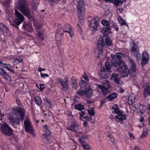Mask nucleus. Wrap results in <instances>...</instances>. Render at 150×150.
I'll list each match as a JSON object with an SVG mask.
<instances>
[{
    "label": "nucleus",
    "mask_w": 150,
    "mask_h": 150,
    "mask_svg": "<svg viewBox=\"0 0 150 150\" xmlns=\"http://www.w3.org/2000/svg\"><path fill=\"white\" fill-rule=\"evenodd\" d=\"M121 54L122 55V54L121 52L116 53L115 55L112 54H111V57L112 58V62H107L106 64V69H103L102 70V72H104V75H102L100 76V78H101L105 79L108 77V76L106 74L105 72L109 71L112 67L117 68L120 66H122L123 65L125 64V63L122 60L121 56L120 55Z\"/></svg>",
    "instance_id": "1"
},
{
    "label": "nucleus",
    "mask_w": 150,
    "mask_h": 150,
    "mask_svg": "<svg viewBox=\"0 0 150 150\" xmlns=\"http://www.w3.org/2000/svg\"><path fill=\"white\" fill-rule=\"evenodd\" d=\"M12 113L8 114V118L14 125L19 124V108L17 106L14 107Z\"/></svg>",
    "instance_id": "2"
},
{
    "label": "nucleus",
    "mask_w": 150,
    "mask_h": 150,
    "mask_svg": "<svg viewBox=\"0 0 150 150\" xmlns=\"http://www.w3.org/2000/svg\"><path fill=\"white\" fill-rule=\"evenodd\" d=\"M27 2L25 0H19V10L25 16L30 18L31 14L27 6Z\"/></svg>",
    "instance_id": "3"
},
{
    "label": "nucleus",
    "mask_w": 150,
    "mask_h": 150,
    "mask_svg": "<svg viewBox=\"0 0 150 150\" xmlns=\"http://www.w3.org/2000/svg\"><path fill=\"white\" fill-rule=\"evenodd\" d=\"M85 5L84 2L82 0H79L77 2V9L78 18L81 19L84 16Z\"/></svg>",
    "instance_id": "4"
},
{
    "label": "nucleus",
    "mask_w": 150,
    "mask_h": 150,
    "mask_svg": "<svg viewBox=\"0 0 150 150\" xmlns=\"http://www.w3.org/2000/svg\"><path fill=\"white\" fill-rule=\"evenodd\" d=\"M128 60L129 61L130 68L129 74L130 78H132L136 76V64L130 57H128Z\"/></svg>",
    "instance_id": "5"
},
{
    "label": "nucleus",
    "mask_w": 150,
    "mask_h": 150,
    "mask_svg": "<svg viewBox=\"0 0 150 150\" xmlns=\"http://www.w3.org/2000/svg\"><path fill=\"white\" fill-rule=\"evenodd\" d=\"M24 128L25 132L35 137V134L33 131V128L28 119H27L24 121Z\"/></svg>",
    "instance_id": "6"
},
{
    "label": "nucleus",
    "mask_w": 150,
    "mask_h": 150,
    "mask_svg": "<svg viewBox=\"0 0 150 150\" xmlns=\"http://www.w3.org/2000/svg\"><path fill=\"white\" fill-rule=\"evenodd\" d=\"M1 129L2 133L6 136H11L13 132L11 128L6 123L1 124Z\"/></svg>",
    "instance_id": "7"
},
{
    "label": "nucleus",
    "mask_w": 150,
    "mask_h": 150,
    "mask_svg": "<svg viewBox=\"0 0 150 150\" xmlns=\"http://www.w3.org/2000/svg\"><path fill=\"white\" fill-rule=\"evenodd\" d=\"M116 69L119 71L122 77H127L129 74V70L125 64L120 66Z\"/></svg>",
    "instance_id": "8"
},
{
    "label": "nucleus",
    "mask_w": 150,
    "mask_h": 150,
    "mask_svg": "<svg viewBox=\"0 0 150 150\" xmlns=\"http://www.w3.org/2000/svg\"><path fill=\"white\" fill-rule=\"evenodd\" d=\"M80 128V126L74 119H73L69 126L66 128L67 129L73 132H77Z\"/></svg>",
    "instance_id": "9"
},
{
    "label": "nucleus",
    "mask_w": 150,
    "mask_h": 150,
    "mask_svg": "<svg viewBox=\"0 0 150 150\" xmlns=\"http://www.w3.org/2000/svg\"><path fill=\"white\" fill-rule=\"evenodd\" d=\"M14 9L15 11V14L17 18H15L13 21L12 25L14 27L18 28L19 26V12L17 10H19V0L17 1L16 8H14Z\"/></svg>",
    "instance_id": "10"
},
{
    "label": "nucleus",
    "mask_w": 150,
    "mask_h": 150,
    "mask_svg": "<svg viewBox=\"0 0 150 150\" xmlns=\"http://www.w3.org/2000/svg\"><path fill=\"white\" fill-rule=\"evenodd\" d=\"M49 126L47 125H45L43 126V128L45 129L44 130L45 133L42 134V137L43 139H46L47 141H49L48 136H50L52 133L48 129Z\"/></svg>",
    "instance_id": "11"
},
{
    "label": "nucleus",
    "mask_w": 150,
    "mask_h": 150,
    "mask_svg": "<svg viewBox=\"0 0 150 150\" xmlns=\"http://www.w3.org/2000/svg\"><path fill=\"white\" fill-rule=\"evenodd\" d=\"M124 112L121 110V112H119L114 117V119H116L117 121L120 122L123 121L127 119V115L126 114H123Z\"/></svg>",
    "instance_id": "12"
},
{
    "label": "nucleus",
    "mask_w": 150,
    "mask_h": 150,
    "mask_svg": "<svg viewBox=\"0 0 150 150\" xmlns=\"http://www.w3.org/2000/svg\"><path fill=\"white\" fill-rule=\"evenodd\" d=\"M99 21L98 17L96 16L94 17L91 20L90 25L91 27L93 28H97L99 27Z\"/></svg>",
    "instance_id": "13"
},
{
    "label": "nucleus",
    "mask_w": 150,
    "mask_h": 150,
    "mask_svg": "<svg viewBox=\"0 0 150 150\" xmlns=\"http://www.w3.org/2000/svg\"><path fill=\"white\" fill-rule=\"evenodd\" d=\"M130 51L131 52L133 53L134 56L138 61L140 60L141 57L138 50L133 47L132 48Z\"/></svg>",
    "instance_id": "14"
},
{
    "label": "nucleus",
    "mask_w": 150,
    "mask_h": 150,
    "mask_svg": "<svg viewBox=\"0 0 150 150\" xmlns=\"http://www.w3.org/2000/svg\"><path fill=\"white\" fill-rule=\"evenodd\" d=\"M111 79L114 81V82L117 84L121 85L122 84L120 83V80L119 78V75L115 73H113L110 77Z\"/></svg>",
    "instance_id": "15"
},
{
    "label": "nucleus",
    "mask_w": 150,
    "mask_h": 150,
    "mask_svg": "<svg viewBox=\"0 0 150 150\" xmlns=\"http://www.w3.org/2000/svg\"><path fill=\"white\" fill-rule=\"evenodd\" d=\"M26 113V110L24 108L19 107V121H23Z\"/></svg>",
    "instance_id": "16"
},
{
    "label": "nucleus",
    "mask_w": 150,
    "mask_h": 150,
    "mask_svg": "<svg viewBox=\"0 0 150 150\" xmlns=\"http://www.w3.org/2000/svg\"><path fill=\"white\" fill-rule=\"evenodd\" d=\"M64 31V29H57V32L56 34V38H58L61 40L63 36Z\"/></svg>",
    "instance_id": "17"
},
{
    "label": "nucleus",
    "mask_w": 150,
    "mask_h": 150,
    "mask_svg": "<svg viewBox=\"0 0 150 150\" xmlns=\"http://www.w3.org/2000/svg\"><path fill=\"white\" fill-rule=\"evenodd\" d=\"M105 43L104 41V38L103 36L102 37H99L97 41V46L104 47L105 46Z\"/></svg>",
    "instance_id": "18"
},
{
    "label": "nucleus",
    "mask_w": 150,
    "mask_h": 150,
    "mask_svg": "<svg viewBox=\"0 0 150 150\" xmlns=\"http://www.w3.org/2000/svg\"><path fill=\"white\" fill-rule=\"evenodd\" d=\"M104 38V41L105 43V45L110 46L112 45V41L109 36H105Z\"/></svg>",
    "instance_id": "19"
},
{
    "label": "nucleus",
    "mask_w": 150,
    "mask_h": 150,
    "mask_svg": "<svg viewBox=\"0 0 150 150\" xmlns=\"http://www.w3.org/2000/svg\"><path fill=\"white\" fill-rule=\"evenodd\" d=\"M71 80L72 87L75 89H76L78 85V83H76V78L75 76H73L71 78Z\"/></svg>",
    "instance_id": "20"
},
{
    "label": "nucleus",
    "mask_w": 150,
    "mask_h": 150,
    "mask_svg": "<svg viewBox=\"0 0 150 150\" xmlns=\"http://www.w3.org/2000/svg\"><path fill=\"white\" fill-rule=\"evenodd\" d=\"M11 0H4V1H2L1 3L5 8L8 10L10 7Z\"/></svg>",
    "instance_id": "21"
},
{
    "label": "nucleus",
    "mask_w": 150,
    "mask_h": 150,
    "mask_svg": "<svg viewBox=\"0 0 150 150\" xmlns=\"http://www.w3.org/2000/svg\"><path fill=\"white\" fill-rule=\"evenodd\" d=\"M98 87L101 89V91L103 95H106L108 92V89L106 87L104 86L98 84Z\"/></svg>",
    "instance_id": "22"
},
{
    "label": "nucleus",
    "mask_w": 150,
    "mask_h": 150,
    "mask_svg": "<svg viewBox=\"0 0 150 150\" xmlns=\"http://www.w3.org/2000/svg\"><path fill=\"white\" fill-rule=\"evenodd\" d=\"M43 100L44 102V104L45 106L50 108H52V103H51L47 98H44Z\"/></svg>",
    "instance_id": "23"
},
{
    "label": "nucleus",
    "mask_w": 150,
    "mask_h": 150,
    "mask_svg": "<svg viewBox=\"0 0 150 150\" xmlns=\"http://www.w3.org/2000/svg\"><path fill=\"white\" fill-rule=\"evenodd\" d=\"M147 109V107L145 105L141 104L139 106V111L138 112V113H141L142 114L146 111Z\"/></svg>",
    "instance_id": "24"
},
{
    "label": "nucleus",
    "mask_w": 150,
    "mask_h": 150,
    "mask_svg": "<svg viewBox=\"0 0 150 150\" xmlns=\"http://www.w3.org/2000/svg\"><path fill=\"white\" fill-rule=\"evenodd\" d=\"M135 101V97L134 96H132L129 95L127 99V103L129 105H132Z\"/></svg>",
    "instance_id": "25"
},
{
    "label": "nucleus",
    "mask_w": 150,
    "mask_h": 150,
    "mask_svg": "<svg viewBox=\"0 0 150 150\" xmlns=\"http://www.w3.org/2000/svg\"><path fill=\"white\" fill-rule=\"evenodd\" d=\"M35 101L36 104L39 106L41 105L42 103L41 98L38 96H36L35 97Z\"/></svg>",
    "instance_id": "26"
},
{
    "label": "nucleus",
    "mask_w": 150,
    "mask_h": 150,
    "mask_svg": "<svg viewBox=\"0 0 150 150\" xmlns=\"http://www.w3.org/2000/svg\"><path fill=\"white\" fill-rule=\"evenodd\" d=\"M87 94H86V97L88 98H90L93 95V91L89 87L87 88L86 89Z\"/></svg>",
    "instance_id": "27"
},
{
    "label": "nucleus",
    "mask_w": 150,
    "mask_h": 150,
    "mask_svg": "<svg viewBox=\"0 0 150 150\" xmlns=\"http://www.w3.org/2000/svg\"><path fill=\"white\" fill-rule=\"evenodd\" d=\"M84 106L81 103L76 105L74 106V109L78 110L81 111L84 110Z\"/></svg>",
    "instance_id": "28"
},
{
    "label": "nucleus",
    "mask_w": 150,
    "mask_h": 150,
    "mask_svg": "<svg viewBox=\"0 0 150 150\" xmlns=\"http://www.w3.org/2000/svg\"><path fill=\"white\" fill-rule=\"evenodd\" d=\"M117 96L116 93H112L108 96L106 98L109 100L110 101H112L115 98L117 97Z\"/></svg>",
    "instance_id": "29"
},
{
    "label": "nucleus",
    "mask_w": 150,
    "mask_h": 150,
    "mask_svg": "<svg viewBox=\"0 0 150 150\" xmlns=\"http://www.w3.org/2000/svg\"><path fill=\"white\" fill-rule=\"evenodd\" d=\"M25 32H23V33L25 34L28 36L30 37H32V35L30 34V33L33 32V29H25Z\"/></svg>",
    "instance_id": "30"
},
{
    "label": "nucleus",
    "mask_w": 150,
    "mask_h": 150,
    "mask_svg": "<svg viewBox=\"0 0 150 150\" xmlns=\"http://www.w3.org/2000/svg\"><path fill=\"white\" fill-rule=\"evenodd\" d=\"M102 31H103L104 30L103 33V37L105 36H108V35L110 33H112L111 31V29H102Z\"/></svg>",
    "instance_id": "31"
},
{
    "label": "nucleus",
    "mask_w": 150,
    "mask_h": 150,
    "mask_svg": "<svg viewBox=\"0 0 150 150\" xmlns=\"http://www.w3.org/2000/svg\"><path fill=\"white\" fill-rule=\"evenodd\" d=\"M1 76H3L4 78L7 80L8 81H11V76L6 71H4L2 75Z\"/></svg>",
    "instance_id": "32"
},
{
    "label": "nucleus",
    "mask_w": 150,
    "mask_h": 150,
    "mask_svg": "<svg viewBox=\"0 0 150 150\" xmlns=\"http://www.w3.org/2000/svg\"><path fill=\"white\" fill-rule=\"evenodd\" d=\"M112 109L113 110L114 112L117 114L119 112H121V110H119L118 107L116 104H114L113 106Z\"/></svg>",
    "instance_id": "33"
},
{
    "label": "nucleus",
    "mask_w": 150,
    "mask_h": 150,
    "mask_svg": "<svg viewBox=\"0 0 150 150\" xmlns=\"http://www.w3.org/2000/svg\"><path fill=\"white\" fill-rule=\"evenodd\" d=\"M18 95H19V91L17 90L15 92L14 95V97L16 98V103L17 104L18 106H19V99H18Z\"/></svg>",
    "instance_id": "34"
},
{
    "label": "nucleus",
    "mask_w": 150,
    "mask_h": 150,
    "mask_svg": "<svg viewBox=\"0 0 150 150\" xmlns=\"http://www.w3.org/2000/svg\"><path fill=\"white\" fill-rule=\"evenodd\" d=\"M149 61V58H142L141 60V64L142 67L146 64Z\"/></svg>",
    "instance_id": "35"
},
{
    "label": "nucleus",
    "mask_w": 150,
    "mask_h": 150,
    "mask_svg": "<svg viewBox=\"0 0 150 150\" xmlns=\"http://www.w3.org/2000/svg\"><path fill=\"white\" fill-rule=\"evenodd\" d=\"M86 89L85 90H82L81 89H80L78 91V93L77 94L78 95H81V96H83L84 95H86L87 94V92H86V89L87 88H85Z\"/></svg>",
    "instance_id": "36"
},
{
    "label": "nucleus",
    "mask_w": 150,
    "mask_h": 150,
    "mask_svg": "<svg viewBox=\"0 0 150 150\" xmlns=\"http://www.w3.org/2000/svg\"><path fill=\"white\" fill-rule=\"evenodd\" d=\"M68 81V80L66 79L65 82V83L64 84V86H63L62 88V89L64 91H66L68 89L69 85Z\"/></svg>",
    "instance_id": "37"
},
{
    "label": "nucleus",
    "mask_w": 150,
    "mask_h": 150,
    "mask_svg": "<svg viewBox=\"0 0 150 150\" xmlns=\"http://www.w3.org/2000/svg\"><path fill=\"white\" fill-rule=\"evenodd\" d=\"M101 23L103 25L106 26L103 27L102 28H110L109 27H107L109 25V24L108 21L107 20L104 19L102 20Z\"/></svg>",
    "instance_id": "38"
},
{
    "label": "nucleus",
    "mask_w": 150,
    "mask_h": 150,
    "mask_svg": "<svg viewBox=\"0 0 150 150\" xmlns=\"http://www.w3.org/2000/svg\"><path fill=\"white\" fill-rule=\"evenodd\" d=\"M43 34L42 32L38 31L37 35L38 39L41 40L42 41H43L44 39V37L42 36Z\"/></svg>",
    "instance_id": "39"
},
{
    "label": "nucleus",
    "mask_w": 150,
    "mask_h": 150,
    "mask_svg": "<svg viewBox=\"0 0 150 150\" xmlns=\"http://www.w3.org/2000/svg\"><path fill=\"white\" fill-rule=\"evenodd\" d=\"M93 108H94L92 107L89 110H88V113L90 115L91 117L94 116L95 114V111L93 109Z\"/></svg>",
    "instance_id": "40"
},
{
    "label": "nucleus",
    "mask_w": 150,
    "mask_h": 150,
    "mask_svg": "<svg viewBox=\"0 0 150 150\" xmlns=\"http://www.w3.org/2000/svg\"><path fill=\"white\" fill-rule=\"evenodd\" d=\"M114 4L116 6L119 5V4H122L124 1V0H114Z\"/></svg>",
    "instance_id": "41"
},
{
    "label": "nucleus",
    "mask_w": 150,
    "mask_h": 150,
    "mask_svg": "<svg viewBox=\"0 0 150 150\" xmlns=\"http://www.w3.org/2000/svg\"><path fill=\"white\" fill-rule=\"evenodd\" d=\"M144 91L150 97V86H147L144 88Z\"/></svg>",
    "instance_id": "42"
},
{
    "label": "nucleus",
    "mask_w": 150,
    "mask_h": 150,
    "mask_svg": "<svg viewBox=\"0 0 150 150\" xmlns=\"http://www.w3.org/2000/svg\"><path fill=\"white\" fill-rule=\"evenodd\" d=\"M68 30H65V32H66L69 33L71 37H72L74 36V31L72 30V29H68Z\"/></svg>",
    "instance_id": "43"
},
{
    "label": "nucleus",
    "mask_w": 150,
    "mask_h": 150,
    "mask_svg": "<svg viewBox=\"0 0 150 150\" xmlns=\"http://www.w3.org/2000/svg\"><path fill=\"white\" fill-rule=\"evenodd\" d=\"M103 47H99L97 46V49L98 50V53L99 54H101L103 53Z\"/></svg>",
    "instance_id": "44"
},
{
    "label": "nucleus",
    "mask_w": 150,
    "mask_h": 150,
    "mask_svg": "<svg viewBox=\"0 0 150 150\" xmlns=\"http://www.w3.org/2000/svg\"><path fill=\"white\" fill-rule=\"evenodd\" d=\"M82 146L84 150H89L90 149V146L86 143L85 144H82Z\"/></svg>",
    "instance_id": "45"
},
{
    "label": "nucleus",
    "mask_w": 150,
    "mask_h": 150,
    "mask_svg": "<svg viewBox=\"0 0 150 150\" xmlns=\"http://www.w3.org/2000/svg\"><path fill=\"white\" fill-rule=\"evenodd\" d=\"M148 133L147 131L143 132L142 135L140 137L141 139H143L147 137Z\"/></svg>",
    "instance_id": "46"
},
{
    "label": "nucleus",
    "mask_w": 150,
    "mask_h": 150,
    "mask_svg": "<svg viewBox=\"0 0 150 150\" xmlns=\"http://www.w3.org/2000/svg\"><path fill=\"white\" fill-rule=\"evenodd\" d=\"M142 58H149V56L146 51L144 50L143 51L142 54Z\"/></svg>",
    "instance_id": "47"
},
{
    "label": "nucleus",
    "mask_w": 150,
    "mask_h": 150,
    "mask_svg": "<svg viewBox=\"0 0 150 150\" xmlns=\"http://www.w3.org/2000/svg\"><path fill=\"white\" fill-rule=\"evenodd\" d=\"M119 22L121 25H125L127 26V27L128 28V25L125 22V21L122 18H121V19L119 20Z\"/></svg>",
    "instance_id": "48"
},
{
    "label": "nucleus",
    "mask_w": 150,
    "mask_h": 150,
    "mask_svg": "<svg viewBox=\"0 0 150 150\" xmlns=\"http://www.w3.org/2000/svg\"><path fill=\"white\" fill-rule=\"evenodd\" d=\"M88 82L86 80L81 83H79V85L81 87V88L84 86L85 88H86V86Z\"/></svg>",
    "instance_id": "49"
},
{
    "label": "nucleus",
    "mask_w": 150,
    "mask_h": 150,
    "mask_svg": "<svg viewBox=\"0 0 150 150\" xmlns=\"http://www.w3.org/2000/svg\"><path fill=\"white\" fill-rule=\"evenodd\" d=\"M24 17L21 13H19V24L24 21Z\"/></svg>",
    "instance_id": "50"
},
{
    "label": "nucleus",
    "mask_w": 150,
    "mask_h": 150,
    "mask_svg": "<svg viewBox=\"0 0 150 150\" xmlns=\"http://www.w3.org/2000/svg\"><path fill=\"white\" fill-rule=\"evenodd\" d=\"M57 80L58 82L60 83L62 86H64V84L65 83V80L64 81L62 79L60 78H58L57 79Z\"/></svg>",
    "instance_id": "51"
},
{
    "label": "nucleus",
    "mask_w": 150,
    "mask_h": 150,
    "mask_svg": "<svg viewBox=\"0 0 150 150\" xmlns=\"http://www.w3.org/2000/svg\"><path fill=\"white\" fill-rule=\"evenodd\" d=\"M0 65L1 67H3L4 68H6V66H9V64L6 63H3L2 61L0 60Z\"/></svg>",
    "instance_id": "52"
},
{
    "label": "nucleus",
    "mask_w": 150,
    "mask_h": 150,
    "mask_svg": "<svg viewBox=\"0 0 150 150\" xmlns=\"http://www.w3.org/2000/svg\"><path fill=\"white\" fill-rule=\"evenodd\" d=\"M79 119L80 120L83 121V120H81L80 119L81 117H83V115H85V112L83 111H81V112H79Z\"/></svg>",
    "instance_id": "53"
},
{
    "label": "nucleus",
    "mask_w": 150,
    "mask_h": 150,
    "mask_svg": "<svg viewBox=\"0 0 150 150\" xmlns=\"http://www.w3.org/2000/svg\"><path fill=\"white\" fill-rule=\"evenodd\" d=\"M57 47L58 49H59L60 48V46L61 45V40H59V39L58 38H57Z\"/></svg>",
    "instance_id": "54"
},
{
    "label": "nucleus",
    "mask_w": 150,
    "mask_h": 150,
    "mask_svg": "<svg viewBox=\"0 0 150 150\" xmlns=\"http://www.w3.org/2000/svg\"><path fill=\"white\" fill-rule=\"evenodd\" d=\"M8 70L11 71V72L13 73L14 72V71L13 69H12V67L9 64V66H6V68Z\"/></svg>",
    "instance_id": "55"
},
{
    "label": "nucleus",
    "mask_w": 150,
    "mask_h": 150,
    "mask_svg": "<svg viewBox=\"0 0 150 150\" xmlns=\"http://www.w3.org/2000/svg\"><path fill=\"white\" fill-rule=\"evenodd\" d=\"M88 137V135H82L81 137H80L79 138V140H81V139L83 140V139H87Z\"/></svg>",
    "instance_id": "56"
},
{
    "label": "nucleus",
    "mask_w": 150,
    "mask_h": 150,
    "mask_svg": "<svg viewBox=\"0 0 150 150\" xmlns=\"http://www.w3.org/2000/svg\"><path fill=\"white\" fill-rule=\"evenodd\" d=\"M83 78L84 80H85L86 81H87L88 82V77L87 76L86 74L85 73H84V74L83 75V76L82 77Z\"/></svg>",
    "instance_id": "57"
},
{
    "label": "nucleus",
    "mask_w": 150,
    "mask_h": 150,
    "mask_svg": "<svg viewBox=\"0 0 150 150\" xmlns=\"http://www.w3.org/2000/svg\"><path fill=\"white\" fill-rule=\"evenodd\" d=\"M44 85L43 83L40 84L39 85L40 88H39L40 89V91H42L44 89L45 87H44Z\"/></svg>",
    "instance_id": "58"
},
{
    "label": "nucleus",
    "mask_w": 150,
    "mask_h": 150,
    "mask_svg": "<svg viewBox=\"0 0 150 150\" xmlns=\"http://www.w3.org/2000/svg\"><path fill=\"white\" fill-rule=\"evenodd\" d=\"M100 104L99 106L100 107H102L103 106V104L106 102L105 100V99H103L102 100H101L100 101Z\"/></svg>",
    "instance_id": "59"
},
{
    "label": "nucleus",
    "mask_w": 150,
    "mask_h": 150,
    "mask_svg": "<svg viewBox=\"0 0 150 150\" xmlns=\"http://www.w3.org/2000/svg\"><path fill=\"white\" fill-rule=\"evenodd\" d=\"M48 1L52 4H56L58 3L60 0H48Z\"/></svg>",
    "instance_id": "60"
},
{
    "label": "nucleus",
    "mask_w": 150,
    "mask_h": 150,
    "mask_svg": "<svg viewBox=\"0 0 150 150\" xmlns=\"http://www.w3.org/2000/svg\"><path fill=\"white\" fill-rule=\"evenodd\" d=\"M19 91L22 90L23 89V84L21 82H19Z\"/></svg>",
    "instance_id": "61"
},
{
    "label": "nucleus",
    "mask_w": 150,
    "mask_h": 150,
    "mask_svg": "<svg viewBox=\"0 0 150 150\" xmlns=\"http://www.w3.org/2000/svg\"><path fill=\"white\" fill-rule=\"evenodd\" d=\"M19 63V59H17L13 61V64L14 65H16L17 64Z\"/></svg>",
    "instance_id": "62"
},
{
    "label": "nucleus",
    "mask_w": 150,
    "mask_h": 150,
    "mask_svg": "<svg viewBox=\"0 0 150 150\" xmlns=\"http://www.w3.org/2000/svg\"><path fill=\"white\" fill-rule=\"evenodd\" d=\"M40 75L42 77V78H45L46 76L47 77H48L49 76L48 74H43L42 73H40Z\"/></svg>",
    "instance_id": "63"
},
{
    "label": "nucleus",
    "mask_w": 150,
    "mask_h": 150,
    "mask_svg": "<svg viewBox=\"0 0 150 150\" xmlns=\"http://www.w3.org/2000/svg\"><path fill=\"white\" fill-rule=\"evenodd\" d=\"M83 118L84 119H86L87 121H89V120H91L92 119V118L91 117H89L88 116H86V117H83Z\"/></svg>",
    "instance_id": "64"
}]
</instances>
